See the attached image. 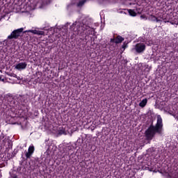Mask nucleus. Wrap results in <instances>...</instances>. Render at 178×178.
Wrapping results in <instances>:
<instances>
[{
  "label": "nucleus",
  "mask_w": 178,
  "mask_h": 178,
  "mask_svg": "<svg viewBox=\"0 0 178 178\" xmlns=\"http://www.w3.org/2000/svg\"><path fill=\"white\" fill-rule=\"evenodd\" d=\"M25 33H32V34L37 35L38 30H28V31H26Z\"/></svg>",
  "instance_id": "nucleus-12"
},
{
  "label": "nucleus",
  "mask_w": 178,
  "mask_h": 178,
  "mask_svg": "<svg viewBox=\"0 0 178 178\" xmlns=\"http://www.w3.org/2000/svg\"><path fill=\"white\" fill-rule=\"evenodd\" d=\"M168 178H178V175L176 174V172H175L172 174H170Z\"/></svg>",
  "instance_id": "nucleus-11"
},
{
  "label": "nucleus",
  "mask_w": 178,
  "mask_h": 178,
  "mask_svg": "<svg viewBox=\"0 0 178 178\" xmlns=\"http://www.w3.org/2000/svg\"><path fill=\"white\" fill-rule=\"evenodd\" d=\"M34 153V146H30L28 149V152L26 153L25 156L26 158H31V155Z\"/></svg>",
  "instance_id": "nucleus-6"
},
{
  "label": "nucleus",
  "mask_w": 178,
  "mask_h": 178,
  "mask_svg": "<svg viewBox=\"0 0 178 178\" xmlns=\"http://www.w3.org/2000/svg\"><path fill=\"white\" fill-rule=\"evenodd\" d=\"M12 178H17V176L14 175V176H13V177H12Z\"/></svg>",
  "instance_id": "nucleus-18"
},
{
  "label": "nucleus",
  "mask_w": 178,
  "mask_h": 178,
  "mask_svg": "<svg viewBox=\"0 0 178 178\" xmlns=\"http://www.w3.org/2000/svg\"><path fill=\"white\" fill-rule=\"evenodd\" d=\"M163 131V124L162 122V118L161 115L157 116V122L155 126L151 125L145 131V137L147 140L151 141L155 136L156 133L158 134H162Z\"/></svg>",
  "instance_id": "nucleus-1"
},
{
  "label": "nucleus",
  "mask_w": 178,
  "mask_h": 178,
  "mask_svg": "<svg viewBox=\"0 0 178 178\" xmlns=\"http://www.w3.org/2000/svg\"><path fill=\"white\" fill-rule=\"evenodd\" d=\"M26 67H27V63H19L15 65V69H17V70H24Z\"/></svg>",
  "instance_id": "nucleus-5"
},
{
  "label": "nucleus",
  "mask_w": 178,
  "mask_h": 178,
  "mask_svg": "<svg viewBox=\"0 0 178 178\" xmlns=\"http://www.w3.org/2000/svg\"><path fill=\"white\" fill-rule=\"evenodd\" d=\"M147 45H152V42H150Z\"/></svg>",
  "instance_id": "nucleus-17"
},
{
  "label": "nucleus",
  "mask_w": 178,
  "mask_h": 178,
  "mask_svg": "<svg viewBox=\"0 0 178 178\" xmlns=\"http://www.w3.org/2000/svg\"><path fill=\"white\" fill-rule=\"evenodd\" d=\"M122 48H123V49H126V45H125V44H123V45H122Z\"/></svg>",
  "instance_id": "nucleus-16"
},
{
  "label": "nucleus",
  "mask_w": 178,
  "mask_h": 178,
  "mask_svg": "<svg viewBox=\"0 0 178 178\" xmlns=\"http://www.w3.org/2000/svg\"><path fill=\"white\" fill-rule=\"evenodd\" d=\"M111 42H115V43H116V39H115V38H111Z\"/></svg>",
  "instance_id": "nucleus-15"
},
{
  "label": "nucleus",
  "mask_w": 178,
  "mask_h": 178,
  "mask_svg": "<svg viewBox=\"0 0 178 178\" xmlns=\"http://www.w3.org/2000/svg\"><path fill=\"white\" fill-rule=\"evenodd\" d=\"M129 13L130 15V16H137V13H136V11L134 10H129Z\"/></svg>",
  "instance_id": "nucleus-10"
},
{
  "label": "nucleus",
  "mask_w": 178,
  "mask_h": 178,
  "mask_svg": "<svg viewBox=\"0 0 178 178\" xmlns=\"http://www.w3.org/2000/svg\"><path fill=\"white\" fill-rule=\"evenodd\" d=\"M45 35V32L42 31H38L37 32V35Z\"/></svg>",
  "instance_id": "nucleus-14"
},
{
  "label": "nucleus",
  "mask_w": 178,
  "mask_h": 178,
  "mask_svg": "<svg viewBox=\"0 0 178 178\" xmlns=\"http://www.w3.org/2000/svg\"><path fill=\"white\" fill-rule=\"evenodd\" d=\"M132 51H136L137 54H141L145 51V44L143 42H139L136 44L135 46H134V48H132Z\"/></svg>",
  "instance_id": "nucleus-4"
},
{
  "label": "nucleus",
  "mask_w": 178,
  "mask_h": 178,
  "mask_svg": "<svg viewBox=\"0 0 178 178\" xmlns=\"http://www.w3.org/2000/svg\"><path fill=\"white\" fill-rule=\"evenodd\" d=\"M84 3H86V0H82L78 3L77 6H83Z\"/></svg>",
  "instance_id": "nucleus-13"
},
{
  "label": "nucleus",
  "mask_w": 178,
  "mask_h": 178,
  "mask_svg": "<svg viewBox=\"0 0 178 178\" xmlns=\"http://www.w3.org/2000/svg\"><path fill=\"white\" fill-rule=\"evenodd\" d=\"M84 23V21H83V22H75L70 27L71 31H73L75 35H76V34H82V33L84 32L86 33V34L92 35L95 29Z\"/></svg>",
  "instance_id": "nucleus-2"
},
{
  "label": "nucleus",
  "mask_w": 178,
  "mask_h": 178,
  "mask_svg": "<svg viewBox=\"0 0 178 178\" xmlns=\"http://www.w3.org/2000/svg\"><path fill=\"white\" fill-rule=\"evenodd\" d=\"M138 13H140V11H138Z\"/></svg>",
  "instance_id": "nucleus-19"
},
{
  "label": "nucleus",
  "mask_w": 178,
  "mask_h": 178,
  "mask_svg": "<svg viewBox=\"0 0 178 178\" xmlns=\"http://www.w3.org/2000/svg\"><path fill=\"white\" fill-rule=\"evenodd\" d=\"M2 78L0 76V80Z\"/></svg>",
  "instance_id": "nucleus-20"
},
{
  "label": "nucleus",
  "mask_w": 178,
  "mask_h": 178,
  "mask_svg": "<svg viewBox=\"0 0 178 178\" xmlns=\"http://www.w3.org/2000/svg\"><path fill=\"white\" fill-rule=\"evenodd\" d=\"M23 30L24 29L23 28H20V29H18L17 30H14L11 33L10 35H9L8 36V40H13V38H17L19 37H20V34H22V33H23Z\"/></svg>",
  "instance_id": "nucleus-3"
},
{
  "label": "nucleus",
  "mask_w": 178,
  "mask_h": 178,
  "mask_svg": "<svg viewBox=\"0 0 178 178\" xmlns=\"http://www.w3.org/2000/svg\"><path fill=\"white\" fill-rule=\"evenodd\" d=\"M124 40V38H123L122 36H117L115 38V44H120L122 41Z\"/></svg>",
  "instance_id": "nucleus-9"
},
{
  "label": "nucleus",
  "mask_w": 178,
  "mask_h": 178,
  "mask_svg": "<svg viewBox=\"0 0 178 178\" xmlns=\"http://www.w3.org/2000/svg\"><path fill=\"white\" fill-rule=\"evenodd\" d=\"M147 102H148V99H143V100L140 102L139 106H140L141 108H144V106H145V105H147Z\"/></svg>",
  "instance_id": "nucleus-8"
},
{
  "label": "nucleus",
  "mask_w": 178,
  "mask_h": 178,
  "mask_svg": "<svg viewBox=\"0 0 178 178\" xmlns=\"http://www.w3.org/2000/svg\"><path fill=\"white\" fill-rule=\"evenodd\" d=\"M149 19V20H151V22H156V23L162 22V20L157 19L156 17H155V15H150Z\"/></svg>",
  "instance_id": "nucleus-7"
}]
</instances>
